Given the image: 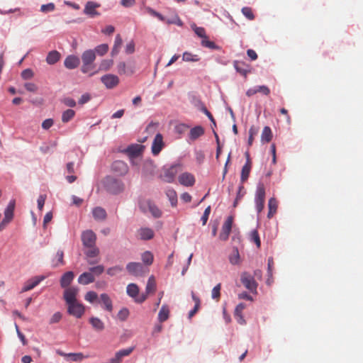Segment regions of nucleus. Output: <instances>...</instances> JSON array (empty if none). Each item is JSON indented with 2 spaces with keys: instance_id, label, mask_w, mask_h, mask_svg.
<instances>
[{
  "instance_id": "44",
  "label": "nucleus",
  "mask_w": 363,
  "mask_h": 363,
  "mask_svg": "<svg viewBox=\"0 0 363 363\" xmlns=\"http://www.w3.org/2000/svg\"><path fill=\"white\" fill-rule=\"evenodd\" d=\"M135 345H132L127 348H123L117 351L116 354L122 362L123 359L125 357L129 356L135 350Z\"/></svg>"
},
{
  "instance_id": "58",
  "label": "nucleus",
  "mask_w": 363,
  "mask_h": 363,
  "mask_svg": "<svg viewBox=\"0 0 363 363\" xmlns=\"http://www.w3.org/2000/svg\"><path fill=\"white\" fill-rule=\"evenodd\" d=\"M189 128H190V125L182 123L174 126V132L179 135H182Z\"/></svg>"
},
{
  "instance_id": "39",
  "label": "nucleus",
  "mask_w": 363,
  "mask_h": 363,
  "mask_svg": "<svg viewBox=\"0 0 363 363\" xmlns=\"http://www.w3.org/2000/svg\"><path fill=\"white\" fill-rule=\"evenodd\" d=\"M191 28L196 35L201 39V45L204 47V27L197 26L195 23L191 24Z\"/></svg>"
},
{
  "instance_id": "53",
  "label": "nucleus",
  "mask_w": 363,
  "mask_h": 363,
  "mask_svg": "<svg viewBox=\"0 0 363 363\" xmlns=\"http://www.w3.org/2000/svg\"><path fill=\"white\" fill-rule=\"evenodd\" d=\"M255 199L265 201V187L263 183H259L255 192Z\"/></svg>"
},
{
  "instance_id": "42",
  "label": "nucleus",
  "mask_w": 363,
  "mask_h": 363,
  "mask_svg": "<svg viewBox=\"0 0 363 363\" xmlns=\"http://www.w3.org/2000/svg\"><path fill=\"white\" fill-rule=\"evenodd\" d=\"M85 249L86 250L84 251V253L86 257L94 258L98 257L100 254V250L96 245L93 247H86Z\"/></svg>"
},
{
  "instance_id": "54",
  "label": "nucleus",
  "mask_w": 363,
  "mask_h": 363,
  "mask_svg": "<svg viewBox=\"0 0 363 363\" xmlns=\"http://www.w3.org/2000/svg\"><path fill=\"white\" fill-rule=\"evenodd\" d=\"M34 72L31 68H26L21 71V77L23 80L31 79L34 77Z\"/></svg>"
},
{
  "instance_id": "30",
  "label": "nucleus",
  "mask_w": 363,
  "mask_h": 363,
  "mask_svg": "<svg viewBox=\"0 0 363 363\" xmlns=\"http://www.w3.org/2000/svg\"><path fill=\"white\" fill-rule=\"evenodd\" d=\"M62 55L57 50H52L48 52L45 61L49 65H54L60 61Z\"/></svg>"
},
{
  "instance_id": "23",
  "label": "nucleus",
  "mask_w": 363,
  "mask_h": 363,
  "mask_svg": "<svg viewBox=\"0 0 363 363\" xmlns=\"http://www.w3.org/2000/svg\"><path fill=\"white\" fill-rule=\"evenodd\" d=\"M113 62L114 61L112 58L101 60L98 68L88 74L89 77L96 75L101 71H108L113 66Z\"/></svg>"
},
{
  "instance_id": "34",
  "label": "nucleus",
  "mask_w": 363,
  "mask_h": 363,
  "mask_svg": "<svg viewBox=\"0 0 363 363\" xmlns=\"http://www.w3.org/2000/svg\"><path fill=\"white\" fill-rule=\"evenodd\" d=\"M157 289V284L155 281L154 275H151L149 277L147 284L145 286V291L143 292L145 295H147V298L148 297L150 294L155 293Z\"/></svg>"
},
{
  "instance_id": "3",
  "label": "nucleus",
  "mask_w": 363,
  "mask_h": 363,
  "mask_svg": "<svg viewBox=\"0 0 363 363\" xmlns=\"http://www.w3.org/2000/svg\"><path fill=\"white\" fill-rule=\"evenodd\" d=\"M145 150V145L143 144L130 143L125 147V151L127 152L126 155L128 157L131 165L134 166L138 164L135 162V160L138 157H142Z\"/></svg>"
},
{
  "instance_id": "21",
  "label": "nucleus",
  "mask_w": 363,
  "mask_h": 363,
  "mask_svg": "<svg viewBox=\"0 0 363 363\" xmlns=\"http://www.w3.org/2000/svg\"><path fill=\"white\" fill-rule=\"evenodd\" d=\"M204 135V127L201 125H195L193 128H190L188 138L186 139V142L189 144H191V142L195 141L199 137Z\"/></svg>"
},
{
  "instance_id": "11",
  "label": "nucleus",
  "mask_w": 363,
  "mask_h": 363,
  "mask_svg": "<svg viewBox=\"0 0 363 363\" xmlns=\"http://www.w3.org/2000/svg\"><path fill=\"white\" fill-rule=\"evenodd\" d=\"M125 269L129 274L134 277H142L145 273L143 264L138 262H130L126 264Z\"/></svg>"
},
{
  "instance_id": "27",
  "label": "nucleus",
  "mask_w": 363,
  "mask_h": 363,
  "mask_svg": "<svg viewBox=\"0 0 363 363\" xmlns=\"http://www.w3.org/2000/svg\"><path fill=\"white\" fill-rule=\"evenodd\" d=\"M16 208V200L11 199L4 211V217L10 220H13L15 216L14 211Z\"/></svg>"
},
{
  "instance_id": "52",
  "label": "nucleus",
  "mask_w": 363,
  "mask_h": 363,
  "mask_svg": "<svg viewBox=\"0 0 363 363\" xmlns=\"http://www.w3.org/2000/svg\"><path fill=\"white\" fill-rule=\"evenodd\" d=\"M130 315V311L127 307H123L118 312L116 317L117 318L122 322L127 320L128 316Z\"/></svg>"
},
{
  "instance_id": "15",
  "label": "nucleus",
  "mask_w": 363,
  "mask_h": 363,
  "mask_svg": "<svg viewBox=\"0 0 363 363\" xmlns=\"http://www.w3.org/2000/svg\"><path fill=\"white\" fill-rule=\"evenodd\" d=\"M101 4L96 1H89L84 5L83 13L89 18H95L101 16V13L96 11Z\"/></svg>"
},
{
  "instance_id": "36",
  "label": "nucleus",
  "mask_w": 363,
  "mask_h": 363,
  "mask_svg": "<svg viewBox=\"0 0 363 363\" xmlns=\"http://www.w3.org/2000/svg\"><path fill=\"white\" fill-rule=\"evenodd\" d=\"M122 44L123 39L120 34H117L115 37L114 43L111 51V55L112 57L116 56L120 52Z\"/></svg>"
},
{
  "instance_id": "59",
  "label": "nucleus",
  "mask_w": 363,
  "mask_h": 363,
  "mask_svg": "<svg viewBox=\"0 0 363 363\" xmlns=\"http://www.w3.org/2000/svg\"><path fill=\"white\" fill-rule=\"evenodd\" d=\"M229 259L230 263L233 264H236L239 263L240 255L238 252V250L237 248H235L233 250L232 254L230 255Z\"/></svg>"
},
{
  "instance_id": "38",
  "label": "nucleus",
  "mask_w": 363,
  "mask_h": 363,
  "mask_svg": "<svg viewBox=\"0 0 363 363\" xmlns=\"http://www.w3.org/2000/svg\"><path fill=\"white\" fill-rule=\"evenodd\" d=\"M92 215L94 218L98 220H104L107 217L106 210L101 206L94 207L92 210Z\"/></svg>"
},
{
  "instance_id": "16",
  "label": "nucleus",
  "mask_w": 363,
  "mask_h": 363,
  "mask_svg": "<svg viewBox=\"0 0 363 363\" xmlns=\"http://www.w3.org/2000/svg\"><path fill=\"white\" fill-rule=\"evenodd\" d=\"M81 60V57H79L77 55L70 54L65 58L63 65L67 69H75L79 67Z\"/></svg>"
},
{
  "instance_id": "33",
  "label": "nucleus",
  "mask_w": 363,
  "mask_h": 363,
  "mask_svg": "<svg viewBox=\"0 0 363 363\" xmlns=\"http://www.w3.org/2000/svg\"><path fill=\"white\" fill-rule=\"evenodd\" d=\"M170 315V310L167 304H163L158 313L157 320L159 323H162L167 320Z\"/></svg>"
},
{
  "instance_id": "26",
  "label": "nucleus",
  "mask_w": 363,
  "mask_h": 363,
  "mask_svg": "<svg viewBox=\"0 0 363 363\" xmlns=\"http://www.w3.org/2000/svg\"><path fill=\"white\" fill-rule=\"evenodd\" d=\"M245 156H246V163L242 167V171H241L240 179H241L242 182H245V181L247 180L250 173V171H251V167H252V162H251V160L250 157V155L247 152H245Z\"/></svg>"
},
{
  "instance_id": "63",
  "label": "nucleus",
  "mask_w": 363,
  "mask_h": 363,
  "mask_svg": "<svg viewBox=\"0 0 363 363\" xmlns=\"http://www.w3.org/2000/svg\"><path fill=\"white\" fill-rule=\"evenodd\" d=\"M166 23L169 25L175 24L179 27H182L184 26V22L177 14L175 15L174 18H167Z\"/></svg>"
},
{
  "instance_id": "20",
  "label": "nucleus",
  "mask_w": 363,
  "mask_h": 363,
  "mask_svg": "<svg viewBox=\"0 0 363 363\" xmlns=\"http://www.w3.org/2000/svg\"><path fill=\"white\" fill-rule=\"evenodd\" d=\"M241 282L252 293H257V284L252 276L248 273H243L241 276Z\"/></svg>"
},
{
  "instance_id": "14",
  "label": "nucleus",
  "mask_w": 363,
  "mask_h": 363,
  "mask_svg": "<svg viewBox=\"0 0 363 363\" xmlns=\"http://www.w3.org/2000/svg\"><path fill=\"white\" fill-rule=\"evenodd\" d=\"M96 234L92 230H84L81 235L83 247H93L96 245Z\"/></svg>"
},
{
  "instance_id": "28",
  "label": "nucleus",
  "mask_w": 363,
  "mask_h": 363,
  "mask_svg": "<svg viewBox=\"0 0 363 363\" xmlns=\"http://www.w3.org/2000/svg\"><path fill=\"white\" fill-rule=\"evenodd\" d=\"M140 239L144 241H149L154 238L155 232L149 227H141L138 229Z\"/></svg>"
},
{
  "instance_id": "19",
  "label": "nucleus",
  "mask_w": 363,
  "mask_h": 363,
  "mask_svg": "<svg viewBox=\"0 0 363 363\" xmlns=\"http://www.w3.org/2000/svg\"><path fill=\"white\" fill-rule=\"evenodd\" d=\"M178 182L183 186L191 187L195 184L196 179L193 174L185 172L179 175Z\"/></svg>"
},
{
  "instance_id": "22",
  "label": "nucleus",
  "mask_w": 363,
  "mask_h": 363,
  "mask_svg": "<svg viewBox=\"0 0 363 363\" xmlns=\"http://www.w3.org/2000/svg\"><path fill=\"white\" fill-rule=\"evenodd\" d=\"M233 223V217L228 216L225 221L224 222L221 232L219 235V238L221 240H227L228 239L229 235L231 232L232 226Z\"/></svg>"
},
{
  "instance_id": "51",
  "label": "nucleus",
  "mask_w": 363,
  "mask_h": 363,
  "mask_svg": "<svg viewBox=\"0 0 363 363\" xmlns=\"http://www.w3.org/2000/svg\"><path fill=\"white\" fill-rule=\"evenodd\" d=\"M182 60L185 62H199L200 57L197 55H194L189 51H185L182 54Z\"/></svg>"
},
{
  "instance_id": "8",
  "label": "nucleus",
  "mask_w": 363,
  "mask_h": 363,
  "mask_svg": "<svg viewBox=\"0 0 363 363\" xmlns=\"http://www.w3.org/2000/svg\"><path fill=\"white\" fill-rule=\"evenodd\" d=\"M101 82L107 89H113L120 83V78L118 75L112 73H107L100 77Z\"/></svg>"
},
{
  "instance_id": "56",
  "label": "nucleus",
  "mask_w": 363,
  "mask_h": 363,
  "mask_svg": "<svg viewBox=\"0 0 363 363\" xmlns=\"http://www.w3.org/2000/svg\"><path fill=\"white\" fill-rule=\"evenodd\" d=\"M123 267L120 264H116L115 266L108 267L106 270V273L108 275L111 277H113L116 274V272H121L123 271Z\"/></svg>"
},
{
  "instance_id": "46",
  "label": "nucleus",
  "mask_w": 363,
  "mask_h": 363,
  "mask_svg": "<svg viewBox=\"0 0 363 363\" xmlns=\"http://www.w3.org/2000/svg\"><path fill=\"white\" fill-rule=\"evenodd\" d=\"M146 10L150 15L157 18L161 22H167V18L165 16H164L162 13L155 10L154 9L150 6L146 7Z\"/></svg>"
},
{
  "instance_id": "31",
  "label": "nucleus",
  "mask_w": 363,
  "mask_h": 363,
  "mask_svg": "<svg viewBox=\"0 0 363 363\" xmlns=\"http://www.w3.org/2000/svg\"><path fill=\"white\" fill-rule=\"evenodd\" d=\"M88 322L96 332H101L105 328L104 323L99 317L91 316L89 318Z\"/></svg>"
},
{
  "instance_id": "43",
  "label": "nucleus",
  "mask_w": 363,
  "mask_h": 363,
  "mask_svg": "<svg viewBox=\"0 0 363 363\" xmlns=\"http://www.w3.org/2000/svg\"><path fill=\"white\" fill-rule=\"evenodd\" d=\"M278 204L277 201L274 198L269 199L268 201L269 212L267 214L268 218H272L274 215L277 213Z\"/></svg>"
},
{
  "instance_id": "13",
  "label": "nucleus",
  "mask_w": 363,
  "mask_h": 363,
  "mask_svg": "<svg viewBox=\"0 0 363 363\" xmlns=\"http://www.w3.org/2000/svg\"><path fill=\"white\" fill-rule=\"evenodd\" d=\"M79 289L77 286H68L63 291L62 298L65 304L78 301L77 296Z\"/></svg>"
},
{
  "instance_id": "10",
  "label": "nucleus",
  "mask_w": 363,
  "mask_h": 363,
  "mask_svg": "<svg viewBox=\"0 0 363 363\" xmlns=\"http://www.w3.org/2000/svg\"><path fill=\"white\" fill-rule=\"evenodd\" d=\"M164 174H160L159 178L166 183H174L175 182L177 169H174L169 164H165L162 167Z\"/></svg>"
},
{
  "instance_id": "57",
  "label": "nucleus",
  "mask_w": 363,
  "mask_h": 363,
  "mask_svg": "<svg viewBox=\"0 0 363 363\" xmlns=\"http://www.w3.org/2000/svg\"><path fill=\"white\" fill-rule=\"evenodd\" d=\"M14 325L18 339L23 346L26 345L28 344V340L26 339V335L21 331L20 328L16 323H15Z\"/></svg>"
},
{
  "instance_id": "64",
  "label": "nucleus",
  "mask_w": 363,
  "mask_h": 363,
  "mask_svg": "<svg viewBox=\"0 0 363 363\" xmlns=\"http://www.w3.org/2000/svg\"><path fill=\"white\" fill-rule=\"evenodd\" d=\"M46 199H47L46 194H40L39 195V196L37 199V208H38V211H43L44 206H45V202Z\"/></svg>"
},
{
  "instance_id": "7",
  "label": "nucleus",
  "mask_w": 363,
  "mask_h": 363,
  "mask_svg": "<svg viewBox=\"0 0 363 363\" xmlns=\"http://www.w3.org/2000/svg\"><path fill=\"white\" fill-rule=\"evenodd\" d=\"M165 146L166 144L164 142L163 135L161 133L157 132L152 142L151 153L153 156H157Z\"/></svg>"
},
{
  "instance_id": "47",
  "label": "nucleus",
  "mask_w": 363,
  "mask_h": 363,
  "mask_svg": "<svg viewBox=\"0 0 363 363\" xmlns=\"http://www.w3.org/2000/svg\"><path fill=\"white\" fill-rule=\"evenodd\" d=\"M234 67L242 75L246 76L249 72L248 67L243 62L235 61L234 62Z\"/></svg>"
},
{
  "instance_id": "61",
  "label": "nucleus",
  "mask_w": 363,
  "mask_h": 363,
  "mask_svg": "<svg viewBox=\"0 0 363 363\" xmlns=\"http://www.w3.org/2000/svg\"><path fill=\"white\" fill-rule=\"evenodd\" d=\"M55 123V120L52 118H48L43 121L41 127L45 130H48Z\"/></svg>"
},
{
  "instance_id": "17",
  "label": "nucleus",
  "mask_w": 363,
  "mask_h": 363,
  "mask_svg": "<svg viewBox=\"0 0 363 363\" xmlns=\"http://www.w3.org/2000/svg\"><path fill=\"white\" fill-rule=\"evenodd\" d=\"M188 99L190 103L204 113V103L198 91H190L188 92Z\"/></svg>"
},
{
  "instance_id": "55",
  "label": "nucleus",
  "mask_w": 363,
  "mask_h": 363,
  "mask_svg": "<svg viewBox=\"0 0 363 363\" xmlns=\"http://www.w3.org/2000/svg\"><path fill=\"white\" fill-rule=\"evenodd\" d=\"M55 9V4L52 2L42 4L40 6V11L42 13H49L53 11Z\"/></svg>"
},
{
  "instance_id": "60",
  "label": "nucleus",
  "mask_w": 363,
  "mask_h": 363,
  "mask_svg": "<svg viewBox=\"0 0 363 363\" xmlns=\"http://www.w3.org/2000/svg\"><path fill=\"white\" fill-rule=\"evenodd\" d=\"M62 318V313L60 311H57L51 316L48 323L50 325H53L59 323Z\"/></svg>"
},
{
  "instance_id": "1",
  "label": "nucleus",
  "mask_w": 363,
  "mask_h": 363,
  "mask_svg": "<svg viewBox=\"0 0 363 363\" xmlns=\"http://www.w3.org/2000/svg\"><path fill=\"white\" fill-rule=\"evenodd\" d=\"M105 190L111 195H118L123 192L125 185L123 181L111 175H106L103 182Z\"/></svg>"
},
{
  "instance_id": "48",
  "label": "nucleus",
  "mask_w": 363,
  "mask_h": 363,
  "mask_svg": "<svg viewBox=\"0 0 363 363\" xmlns=\"http://www.w3.org/2000/svg\"><path fill=\"white\" fill-rule=\"evenodd\" d=\"M272 139V132L269 126H265L262 132L261 141L262 143H269Z\"/></svg>"
},
{
  "instance_id": "4",
  "label": "nucleus",
  "mask_w": 363,
  "mask_h": 363,
  "mask_svg": "<svg viewBox=\"0 0 363 363\" xmlns=\"http://www.w3.org/2000/svg\"><path fill=\"white\" fill-rule=\"evenodd\" d=\"M67 307L66 313L67 315L74 317L77 319H81L85 313L86 306L80 301L65 304Z\"/></svg>"
},
{
  "instance_id": "12",
  "label": "nucleus",
  "mask_w": 363,
  "mask_h": 363,
  "mask_svg": "<svg viewBox=\"0 0 363 363\" xmlns=\"http://www.w3.org/2000/svg\"><path fill=\"white\" fill-rule=\"evenodd\" d=\"M47 277L48 275L45 274L32 277L24 283L23 287L21 288V293L32 290L38 284H40V283L45 280Z\"/></svg>"
},
{
  "instance_id": "2",
  "label": "nucleus",
  "mask_w": 363,
  "mask_h": 363,
  "mask_svg": "<svg viewBox=\"0 0 363 363\" xmlns=\"http://www.w3.org/2000/svg\"><path fill=\"white\" fill-rule=\"evenodd\" d=\"M82 65L80 71L82 74H89V71L95 70L96 65L95 60L96 57L92 54V52L85 50L81 55Z\"/></svg>"
},
{
  "instance_id": "6",
  "label": "nucleus",
  "mask_w": 363,
  "mask_h": 363,
  "mask_svg": "<svg viewBox=\"0 0 363 363\" xmlns=\"http://www.w3.org/2000/svg\"><path fill=\"white\" fill-rule=\"evenodd\" d=\"M156 165L150 157L146 159L142 166L141 177L147 180H152L155 174Z\"/></svg>"
},
{
  "instance_id": "5",
  "label": "nucleus",
  "mask_w": 363,
  "mask_h": 363,
  "mask_svg": "<svg viewBox=\"0 0 363 363\" xmlns=\"http://www.w3.org/2000/svg\"><path fill=\"white\" fill-rule=\"evenodd\" d=\"M126 294L130 298H133L134 302L138 304H142L147 299V295L143 292L140 294V287L135 283H130L126 287Z\"/></svg>"
},
{
  "instance_id": "18",
  "label": "nucleus",
  "mask_w": 363,
  "mask_h": 363,
  "mask_svg": "<svg viewBox=\"0 0 363 363\" xmlns=\"http://www.w3.org/2000/svg\"><path fill=\"white\" fill-rule=\"evenodd\" d=\"M111 169L118 177H124L128 172V166L122 160H115L111 164Z\"/></svg>"
},
{
  "instance_id": "50",
  "label": "nucleus",
  "mask_w": 363,
  "mask_h": 363,
  "mask_svg": "<svg viewBox=\"0 0 363 363\" xmlns=\"http://www.w3.org/2000/svg\"><path fill=\"white\" fill-rule=\"evenodd\" d=\"M105 270V267L104 264H98L96 266H92L89 268V271L90 273L93 274V277H95V276H100L101 274L104 273Z\"/></svg>"
},
{
  "instance_id": "9",
  "label": "nucleus",
  "mask_w": 363,
  "mask_h": 363,
  "mask_svg": "<svg viewBox=\"0 0 363 363\" xmlns=\"http://www.w3.org/2000/svg\"><path fill=\"white\" fill-rule=\"evenodd\" d=\"M55 352L59 356L65 357V360L75 362H82L84 359L89 357V355H84L82 352L66 353L60 349H57Z\"/></svg>"
},
{
  "instance_id": "62",
  "label": "nucleus",
  "mask_w": 363,
  "mask_h": 363,
  "mask_svg": "<svg viewBox=\"0 0 363 363\" xmlns=\"http://www.w3.org/2000/svg\"><path fill=\"white\" fill-rule=\"evenodd\" d=\"M135 43L134 40H131L129 41L125 48V52L127 55H131L135 52Z\"/></svg>"
},
{
  "instance_id": "24",
  "label": "nucleus",
  "mask_w": 363,
  "mask_h": 363,
  "mask_svg": "<svg viewBox=\"0 0 363 363\" xmlns=\"http://www.w3.org/2000/svg\"><path fill=\"white\" fill-rule=\"evenodd\" d=\"M99 303L101 304V308L108 312H111L113 308V302L109 295L106 293H102L99 296Z\"/></svg>"
},
{
  "instance_id": "40",
  "label": "nucleus",
  "mask_w": 363,
  "mask_h": 363,
  "mask_svg": "<svg viewBox=\"0 0 363 363\" xmlns=\"http://www.w3.org/2000/svg\"><path fill=\"white\" fill-rule=\"evenodd\" d=\"M166 196H167L172 207H175L178 203V196L177 191L173 188H169L166 191Z\"/></svg>"
},
{
  "instance_id": "45",
  "label": "nucleus",
  "mask_w": 363,
  "mask_h": 363,
  "mask_svg": "<svg viewBox=\"0 0 363 363\" xmlns=\"http://www.w3.org/2000/svg\"><path fill=\"white\" fill-rule=\"evenodd\" d=\"M99 297L98 296V294L92 290L88 291L84 296L85 301H86L91 304L97 303L99 301Z\"/></svg>"
},
{
  "instance_id": "32",
  "label": "nucleus",
  "mask_w": 363,
  "mask_h": 363,
  "mask_svg": "<svg viewBox=\"0 0 363 363\" xmlns=\"http://www.w3.org/2000/svg\"><path fill=\"white\" fill-rule=\"evenodd\" d=\"M77 281L79 284L88 285L95 281V277L89 271L84 272L79 276Z\"/></svg>"
},
{
  "instance_id": "29",
  "label": "nucleus",
  "mask_w": 363,
  "mask_h": 363,
  "mask_svg": "<svg viewBox=\"0 0 363 363\" xmlns=\"http://www.w3.org/2000/svg\"><path fill=\"white\" fill-rule=\"evenodd\" d=\"M109 45L108 43H101L100 45H96L93 49H87L89 52H94V55L96 57V56L104 57L108 52Z\"/></svg>"
},
{
  "instance_id": "25",
  "label": "nucleus",
  "mask_w": 363,
  "mask_h": 363,
  "mask_svg": "<svg viewBox=\"0 0 363 363\" xmlns=\"http://www.w3.org/2000/svg\"><path fill=\"white\" fill-rule=\"evenodd\" d=\"M75 274L73 271L69 270L64 272L60 278V284L61 288L66 289L73 281Z\"/></svg>"
},
{
  "instance_id": "37",
  "label": "nucleus",
  "mask_w": 363,
  "mask_h": 363,
  "mask_svg": "<svg viewBox=\"0 0 363 363\" xmlns=\"http://www.w3.org/2000/svg\"><path fill=\"white\" fill-rule=\"evenodd\" d=\"M149 211L155 218H159L162 216V211L151 200L147 201Z\"/></svg>"
},
{
  "instance_id": "41",
  "label": "nucleus",
  "mask_w": 363,
  "mask_h": 363,
  "mask_svg": "<svg viewBox=\"0 0 363 363\" xmlns=\"http://www.w3.org/2000/svg\"><path fill=\"white\" fill-rule=\"evenodd\" d=\"M141 259L143 264L146 267H149L154 262V255L150 250H146L141 255Z\"/></svg>"
},
{
  "instance_id": "35",
  "label": "nucleus",
  "mask_w": 363,
  "mask_h": 363,
  "mask_svg": "<svg viewBox=\"0 0 363 363\" xmlns=\"http://www.w3.org/2000/svg\"><path fill=\"white\" fill-rule=\"evenodd\" d=\"M64 256H65L64 251L61 249H59L56 253L57 259H55V258H53L52 259V267L57 268L59 266L65 265V261L64 260Z\"/></svg>"
},
{
  "instance_id": "49",
  "label": "nucleus",
  "mask_w": 363,
  "mask_h": 363,
  "mask_svg": "<svg viewBox=\"0 0 363 363\" xmlns=\"http://www.w3.org/2000/svg\"><path fill=\"white\" fill-rule=\"evenodd\" d=\"M76 112L72 108L64 111L62 113V121L65 123L69 122L75 116Z\"/></svg>"
}]
</instances>
